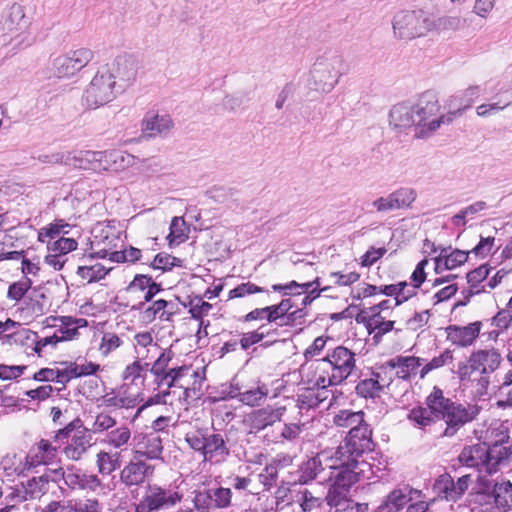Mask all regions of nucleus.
<instances>
[{
    "label": "nucleus",
    "instance_id": "56",
    "mask_svg": "<svg viewBox=\"0 0 512 512\" xmlns=\"http://www.w3.org/2000/svg\"><path fill=\"white\" fill-rule=\"evenodd\" d=\"M490 270L491 268L487 265H481L467 274V282L469 284L471 294H478L481 291H486V284L481 287L479 285L483 281L487 280Z\"/></svg>",
    "mask_w": 512,
    "mask_h": 512
},
{
    "label": "nucleus",
    "instance_id": "27",
    "mask_svg": "<svg viewBox=\"0 0 512 512\" xmlns=\"http://www.w3.org/2000/svg\"><path fill=\"white\" fill-rule=\"evenodd\" d=\"M47 310V297L39 290L30 291L18 309L20 317L28 322L44 315Z\"/></svg>",
    "mask_w": 512,
    "mask_h": 512
},
{
    "label": "nucleus",
    "instance_id": "44",
    "mask_svg": "<svg viewBox=\"0 0 512 512\" xmlns=\"http://www.w3.org/2000/svg\"><path fill=\"white\" fill-rule=\"evenodd\" d=\"M132 439V433L129 427L122 425L119 426L106 434L104 443L111 446L114 449L124 451L127 449Z\"/></svg>",
    "mask_w": 512,
    "mask_h": 512
},
{
    "label": "nucleus",
    "instance_id": "21",
    "mask_svg": "<svg viewBox=\"0 0 512 512\" xmlns=\"http://www.w3.org/2000/svg\"><path fill=\"white\" fill-rule=\"evenodd\" d=\"M483 322L475 321L466 326L449 325L446 327L447 340L458 347H468L478 338Z\"/></svg>",
    "mask_w": 512,
    "mask_h": 512
},
{
    "label": "nucleus",
    "instance_id": "54",
    "mask_svg": "<svg viewBox=\"0 0 512 512\" xmlns=\"http://www.w3.org/2000/svg\"><path fill=\"white\" fill-rule=\"evenodd\" d=\"M362 411L341 410L334 416V424L342 428H357L364 422Z\"/></svg>",
    "mask_w": 512,
    "mask_h": 512
},
{
    "label": "nucleus",
    "instance_id": "62",
    "mask_svg": "<svg viewBox=\"0 0 512 512\" xmlns=\"http://www.w3.org/2000/svg\"><path fill=\"white\" fill-rule=\"evenodd\" d=\"M232 492L229 488H212L207 491L209 505L215 508H226L231 504Z\"/></svg>",
    "mask_w": 512,
    "mask_h": 512
},
{
    "label": "nucleus",
    "instance_id": "39",
    "mask_svg": "<svg viewBox=\"0 0 512 512\" xmlns=\"http://www.w3.org/2000/svg\"><path fill=\"white\" fill-rule=\"evenodd\" d=\"M482 89L478 85H472L451 97L449 105L454 107L456 117L470 108L473 102L481 95Z\"/></svg>",
    "mask_w": 512,
    "mask_h": 512
},
{
    "label": "nucleus",
    "instance_id": "11",
    "mask_svg": "<svg viewBox=\"0 0 512 512\" xmlns=\"http://www.w3.org/2000/svg\"><path fill=\"white\" fill-rule=\"evenodd\" d=\"M116 76L109 68L96 72L83 94V101L89 108H98L116 98Z\"/></svg>",
    "mask_w": 512,
    "mask_h": 512
},
{
    "label": "nucleus",
    "instance_id": "26",
    "mask_svg": "<svg viewBox=\"0 0 512 512\" xmlns=\"http://www.w3.org/2000/svg\"><path fill=\"white\" fill-rule=\"evenodd\" d=\"M291 503L301 512H319L324 504V492L316 487H300L293 491Z\"/></svg>",
    "mask_w": 512,
    "mask_h": 512
},
{
    "label": "nucleus",
    "instance_id": "28",
    "mask_svg": "<svg viewBox=\"0 0 512 512\" xmlns=\"http://www.w3.org/2000/svg\"><path fill=\"white\" fill-rule=\"evenodd\" d=\"M99 169L102 171H122L134 164L135 158L133 155L122 151H99Z\"/></svg>",
    "mask_w": 512,
    "mask_h": 512
},
{
    "label": "nucleus",
    "instance_id": "61",
    "mask_svg": "<svg viewBox=\"0 0 512 512\" xmlns=\"http://www.w3.org/2000/svg\"><path fill=\"white\" fill-rule=\"evenodd\" d=\"M49 482V478L45 475L32 477L22 483L27 490V495L29 500L37 499L41 497L47 491V485Z\"/></svg>",
    "mask_w": 512,
    "mask_h": 512
},
{
    "label": "nucleus",
    "instance_id": "29",
    "mask_svg": "<svg viewBox=\"0 0 512 512\" xmlns=\"http://www.w3.org/2000/svg\"><path fill=\"white\" fill-rule=\"evenodd\" d=\"M341 461H338V465L333 470H337L338 472L335 474L334 486L339 488H344L349 490V488L356 483L360 475L364 472L363 466H367L365 462H359L358 465L354 466L349 463L340 464Z\"/></svg>",
    "mask_w": 512,
    "mask_h": 512
},
{
    "label": "nucleus",
    "instance_id": "4",
    "mask_svg": "<svg viewBox=\"0 0 512 512\" xmlns=\"http://www.w3.org/2000/svg\"><path fill=\"white\" fill-rule=\"evenodd\" d=\"M174 352L170 348L162 349L156 360L153 362L150 372L155 377L158 387L178 388L179 400L190 403L200 397L202 379L195 380L192 387L185 386L183 379L191 372L189 366L169 367L174 358Z\"/></svg>",
    "mask_w": 512,
    "mask_h": 512
},
{
    "label": "nucleus",
    "instance_id": "45",
    "mask_svg": "<svg viewBox=\"0 0 512 512\" xmlns=\"http://www.w3.org/2000/svg\"><path fill=\"white\" fill-rule=\"evenodd\" d=\"M269 394V389L266 384L258 382L255 386H251L242 390L240 401L247 406H259L265 401Z\"/></svg>",
    "mask_w": 512,
    "mask_h": 512
},
{
    "label": "nucleus",
    "instance_id": "5",
    "mask_svg": "<svg viewBox=\"0 0 512 512\" xmlns=\"http://www.w3.org/2000/svg\"><path fill=\"white\" fill-rule=\"evenodd\" d=\"M508 438L506 433H501L500 439L491 445L481 443L465 447L459 455V461L467 467L491 475L497 472L499 465L511 454L510 448L504 445Z\"/></svg>",
    "mask_w": 512,
    "mask_h": 512
},
{
    "label": "nucleus",
    "instance_id": "22",
    "mask_svg": "<svg viewBox=\"0 0 512 512\" xmlns=\"http://www.w3.org/2000/svg\"><path fill=\"white\" fill-rule=\"evenodd\" d=\"M154 473V466L141 458H132L121 470L120 479L127 486H138Z\"/></svg>",
    "mask_w": 512,
    "mask_h": 512
},
{
    "label": "nucleus",
    "instance_id": "30",
    "mask_svg": "<svg viewBox=\"0 0 512 512\" xmlns=\"http://www.w3.org/2000/svg\"><path fill=\"white\" fill-rule=\"evenodd\" d=\"M127 291L129 293L144 292L143 301L137 307L141 309L145 303L151 302L154 296L161 291V286L152 277L138 274L127 287Z\"/></svg>",
    "mask_w": 512,
    "mask_h": 512
},
{
    "label": "nucleus",
    "instance_id": "8",
    "mask_svg": "<svg viewBox=\"0 0 512 512\" xmlns=\"http://www.w3.org/2000/svg\"><path fill=\"white\" fill-rule=\"evenodd\" d=\"M392 26L396 38L410 40L426 35L435 27V21L424 10H403L394 15Z\"/></svg>",
    "mask_w": 512,
    "mask_h": 512
},
{
    "label": "nucleus",
    "instance_id": "50",
    "mask_svg": "<svg viewBox=\"0 0 512 512\" xmlns=\"http://www.w3.org/2000/svg\"><path fill=\"white\" fill-rule=\"evenodd\" d=\"M69 227L70 225L64 220H55L39 230L38 240L48 244V241H54L56 238L62 237L61 235L67 234Z\"/></svg>",
    "mask_w": 512,
    "mask_h": 512
},
{
    "label": "nucleus",
    "instance_id": "55",
    "mask_svg": "<svg viewBox=\"0 0 512 512\" xmlns=\"http://www.w3.org/2000/svg\"><path fill=\"white\" fill-rule=\"evenodd\" d=\"M434 494L447 501H456L453 489V478L448 474L444 473L440 475L433 484Z\"/></svg>",
    "mask_w": 512,
    "mask_h": 512
},
{
    "label": "nucleus",
    "instance_id": "12",
    "mask_svg": "<svg viewBox=\"0 0 512 512\" xmlns=\"http://www.w3.org/2000/svg\"><path fill=\"white\" fill-rule=\"evenodd\" d=\"M372 431L365 421L360 424L357 428L350 429L346 442L344 445L339 446L335 452L338 455V459L349 463L354 466L358 465V458L365 452L372 450Z\"/></svg>",
    "mask_w": 512,
    "mask_h": 512
},
{
    "label": "nucleus",
    "instance_id": "47",
    "mask_svg": "<svg viewBox=\"0 0 512 512\" xmlns=\"http://www.w3.org/2000/svg\"><path fill=\"white\" fill-rule=\"evenodd\" d=\"M493 495L495 505L501 512L512 509V484L509 481L496 483Z\"/></svg>",
    "mask_w": 512,
    "mask_h": 512
},
{
    "label": "nucleus",
    "instance_id": "63",
    "mask_svg": "<svg viewBox=\"0 0 512 512\" xmlns=\"http://www.w3.org/2000/svg\"><path fill=\"white\" fill-rule=\"evenodd\" d=\"M491 325L495 326L498 331H491L489 333V339H496L500 332L508 329L512 323V312L509 308L500 310L494 317L491 318Z\"/></svg>",
    "mask_w": 512,
    "mask_h": 512
},
{
    "label": "nucleus",
    "instance_id": "59",
    "mask_svg": "<svg viewBox=\"0 0 512 512\" xmlns=\"http://www.w3.org/2000/svg\"><path fill=\"white\" fill-rule=\"evenodd\" d=\"M188 238V228L183 218L174 217L170 224L167 240L170 246L179 245Z\"/></svg>",
    "mask_w": 512,
    "mask_h": 512
},
{
    "label": "nucleus",
    "instance_id": "53",
    "mask_svg": "<svg viewBox=\"0 0 512 512\" xmlns=\"http://www.w3.org/2000/svg\"><path fill=\"white\" fill-rule=\"evenodd\" d=\"M111 268H106L101 263L79 266L77 275L87 283L97 282L105 278Z\"/></svg>",
    "mask_w": 512,
    "mask_h": 512
},
{
    "label": "nucleus",
    "instance_id": "32",
    "mask_svg": "<svg viewBox=\"0 0 512 512\" xmlns=\"http://www.w3.org/2000/svg\"><path fill=\"white\" fill-rule=\"evenodd\" d=\"M30 469L26 456L23 458L17 454H6L0 462V478L6 477L7 480H11Z\"/></svg>",
    "mask_w": 512,
    "mask_h": 512
},
{
    "label": "nucleus",
    "instance_id": "31",
    "mask_svg": "<svg viewBox=\"0 0 512 512\" xmlns=\"http://www.w3.org/2000/svg\"><path fill=\"white\" fill-rule=\"evenodd\" d=\"M422 365V359L415 356H398L388 361L390 371L403 380H408L417 374Z\"/></svg>",
    "mask_w": 512,
    "mask_h": 512
},
{
    "label": "nucleus",
    "instance_id": "9",
    "mask_svg": "<svg viewBox=\"0 0 512 512\" xmlns=\"http://www.w3.org/2000/svg\"><path fill=\"white\" fill-rule=\"evenodd\" d=\"M342 58L334 52L318 56L311 68L312 88L320 93H330L341 77Z\"/></svg>",
    "mask_w": 512,
    "mask_h": 512
},
{
    "label": "nucleus",
    "instance_id": "23",
    "mask_svg": "<svg viewBox=\"0 0 512 512\" xmlns=\"http://www.w3.org/2000/svg\"><path fill=\"white\" fill-rule=\"evenodd\" d=\"M102 401L107 407L130 409L134 408L139 403V392L130 384L124 383L117 389L106 393Z\"/></svg>",
    "mask_w": 512,
    "mask_h": 512
},
{
    "label": "nucleus",
    "instance_id": "48",
    "mask_svg": "<svg viewBox=\"0 0 512 512\" xmlns=\"http://www.w3.org/2000/svg\"><path fill=\"white\" fill-rule=\"evenodd\" d=\"M169 305L170 303L163 299L152 302L143 310V319L147 322H152L156 318H159L162 321H170L174 313L167 310Z\"/></svg>",
    "mask_w": 512,
    "mask_h": 512
},
{
    "label": "nucleus",
    "instance_id": "57",
    "mask_svg": "<svg viewBox=\"0 0 512 512\" xmlns=\"http://www.w3.org/2000/svg\"><path fill=\"white\" fill-rule=\"evenodd\" d=\"M89 447V441L84 435L73 436L64 448V454L68 459L79 460Z\"/></svg>",
    "mask_w": 512,
    "mask_h": 512
},
{
    "label": "nucleus",
    "instance_id": "15",
    "mask_svg": "<svg viewBox=\"0 0 512 512\" xmlns=\"http://www.w3.org/2000/svg\"><path fill=\"white\" fill-rule=\"evenodd\" d=\"M53 473L63 478L65 484L72 490L97 492L105 489V485L97 475L86 473L74 466L68 467L65 471L59 468L54 470Z\"/></svg>",
    "mask_w": 512,
    "mask_h": 512
},
{
    "label": "nucleus",
    "instance_id": "20",
    "mask_svg": "<svg viewBox=\"0 0 512 512\" xmlns=\"http://www.w3.org/2000/svg\"><path fill=\"white\" fill-rule=\"evenodd\" d=\"M120 238L118 233L109 226H98L93 230V239L91 241L92 247L96 249L98 257H108L111 261V253H115L114 250Z\"/></svg>",
    "mask_w": 512,
    "mask_h": 512
},
{
    "label": "nucleus",
    "instance_id": "17",
    "mask_svg": "<svg viewBox=\"0 0 512 512\" xmlns=\"http://www.w3.org/2000/svg\"><path fill=\"white\" fill-rule=\"evenodd\" d=\"M338 455L332 451H321L315 457L305 461L300 468L299 483L307 484L314 480L325 468H334L338 465Z\"/></svg>",
    "mask_w": 512,
    "mask_h": 512
},
{
    "label": "nucleus",
    "instance_id": "34",
    "mask_svg": "<svg viewBox=\"0 0 512 512\" xmlns=\"http://www.w3.org/2000/svg\"><path fill=\"white\" fill-rule=\"evenodd\" d=\"M467 259L466 251L455 249L448 253V250L444 248L435 258V272L440 274L447 270H453L463 265Z\"/></svg>",
    "mask_w": 512,
    "mask_h": 512
},
{
    "label": "nucleus",
    "instance_id": "16",
    "mask_svg": "<svg viewBox=\"0 0 512 512\" xmlns=\"http://www.w3.org/2000/svg\"><path fill=\"white\" fill-rule=\"evenodd\" d=\"M417 198L413 188L401 187L386 196H381L372 202L378 213L410 208Z\"/></svg>",
    "mask_w": 512,
    "mask_h": 512
},
{
    "label": "nucleus",
    "instance_id": "7",
    "mask_svg": "<svg viewBox=\"0 0 512 512\" xmlns=\"http://www.w3.org/2000/svg\"><path fill=\"white\" fill-rule=\"evenodd\" d=\"M502 362L500 352L495 348L479 349L473 351L467 361L460 362L457 367V375L461 381L471 380L474 372L480 373L479 384L486 389L489 384L488 377L495 372Z\"/></svg>",
    "mask_w": 512,
    "mask_h": 512
},
{
    "label": "nucleus",
    "instance_id": "42",
    "mask_svg": "<svg viewBox=\"0 0 512 512\" xmlns=\"http://www.w3.org/2000/svg\"><path fill=\"white\" fill-rule=\"evenodd\" d=\"M349 490L339 488L332 485L328 493L324 494V502L331 507H335L336 511L349 510L353 512V502L347 498Z\"/></svg>",
    "mask_w": 512,
    "mask_h": 512
},
{
    "label": "nucleus",
    "instance_id": "51",
    "mask_svg": "<svg viewBox=\"0 0 512 512\" xmlns=\"http://www.w3.org/2000/svg\"><path fill=\"white\" fill-rule=\"evenodd\" d=\"M407 282H399L391 285H384L378 287V294L393 296L395 298V305H400L407 301L414 295V288L409 289L407 293L404 290L407 288Z\"/></svg>",
    "mask_w": 512,
    "mask_h": 512
},
{
    "label": "nucleus",
    "instance_id": "6",
    "mask_svg": "<svg viewBox=\"0 0 512 512\" xmlns=\"http://www.w3.org/2000/svg\"><path fill=\"white\" fill-rule=\"evenodd\" d=\"M185 441L191 449L203 456V463L221 464L230 454V449L220 433H208L207 430L198 429L186 433Z\"/></svg>",
    "mask_w": 512,
    "mask_h": 512
},
{
    "label": "nucleus",
    "instance_id": "18",
    "mask_svg": "<svg viewBox=\"0 0 512 512\" xmlns=\"http://www.w3.org/2000/svg\"><path fill=\"white\" fill-rule=\"evenodd\" d=\"M132 440V455L134 458L161 459L163 452L162 439L156 432L139 433Z\"/></svg>",
    "mask_w": 512,
    "mask_h": 512
},
{
    "label": "nucleus",
    "instance_id": "13",
    "mask_svg": "<svg viewBox=\"0 0 512 512\" xmlns=\"http://www.w3.org/2000/svg\"><path fill=\"white\" fill-rule=\"evenodd\" d=\"M93 59V52L88 48L70 50L54 57L50 71L58 79H71L76 76Z\"/></svg>",
    "mask_w": 512,
    "mask_h": 512
},
{
    "label": "nucleus",
    "instance_id": "64",
    "mask_svg": "<svg viewBox=\"0 0 512 512\" xmlns=\"http://www.w3.org/2000/svg\"><path fill=\"white\" fill-rule=\"evenodd\" d=\"M78 247V243L73 238L67 237H59L54 241H48L47 250L52 251L54 253L60 254L63 257H67V255L76 250Z\"/></svg>",
    "mask_w": 512,
    "mask_h": 512
},
{
    "label": "nucleus",
    "instance_id": "46",
    "mask_svg": "<svg viewBox=\"0 0 512 512\" xmlns=\"http://www.w3.org/2000/svg\"><path fill=\"white\" fill-rule=\"evenodd\" d=\"M60 328L57 333L63 341H68L76 338L79 334L78 329L86 327L88 322L84 318H73L69 316H63L59 318Z\"/></svg>",
    "mask_w": 512,
    "mask_h": 512
},
{
    "label": "nucleus",
    "instance_id": "19",
    "mask_svg": "<svg viewBox=\"0 0 512 512\" xmlns=\"http://www.w3.org/2000/svg\"><path fill=\"white\" fill-rule=\"evenodd\" d=\"M376 308H364L360 310L356 317L358 323L365 325L368 333L373 334V338L378 341L384 334L394 328V321L387 320L386 314L376 313Z\"/></svg>",
    "mask_w": 512,
    "mask_h": 512
},
{
    "label": "nucleus",
    "instance_id": "35",
    "mask_svg": "<svg viewBox=\"0 0 512 512\" xmlns=\"http://www.w3.org/2000/svg\"><path fill=\"white\" fill-rule=\"evenodd\" d=\"M99 157H101L99 151H69V157H67L69 159L67 160V166L100 172Z\"/></svg>",
    "mask_w": 512,
    "mask_h": 512
},
{
    "label": "nucleus",
    "instance_id": "10",
    "mask_svg": "<svg viewBox=\"0 0 512 512\" xmlns=\"http://www.w3.org/2000/svg\"><path fill=\"white\" fill-rule=\"evenodd\" d=\"M182 499L177 487L148 484L135 512H160L173 508Z\"/></svg>",
    "mask_w": 512,
    "mask_h": 512
},
{
    "label": "nucleus",
    "instance_id": "52",
    "mask_svg": "<svg viewBox=\"0 0 512 512\" xmlns=\"http://www.w3.org/2000/svg\"><path fill=\"white\" fill-rule=\"evenodd\" d=\"M493 99L494 101L492 102L482 103L476 107V114L479 117L487 118L495 115L509 107L512 103V101L505 96H496Z\"/></svg>",
    "mask_w": 512,
    "mask_h": 512
},
{
    "label": "nucleus",
    "instance_id": "24",
    "mask_svg": "<svg viewBox=\"0 0 512 512\" xmlns=\"http://www.w3.org/2000/svg\"><path fill=\"white\" fill-rule=\"evenodd\" d=\"M294 307L291 298H283L276 304L277 317L275 324L280 327H298L306 322L307 311L304 308Z\"/></svg>",
    "mask_w": 512,
    "mask_h": 512
},
{
    "label": "nucleus",
    "instance_id": "38",
    "mask_svg": "<svg viewBox=\"0 0 512 512\" xmlns=\"http://www.w3.org/2000/svg\"><path fill=\"white\" fill-rule=\"evenodd\" d=\"M30 24L26 17L24 8L19 4H13L4 21V28L12 33L22 34L26 32Z\"/></svg>",
    "mask_w": 512,
    "mask_h": 512
},
{
    "label": "nucleus",
    "instance_id": "40",
    "mask_svg": "<svg viewBox=\"0 0 512 512\" xmlns=\"http://www.w3.org/2000/svg\"><path fill=\"white\" fill-rule=\"evenodd\" d=\"M411 500L407 488L394 489L378 506V512H397Z\"/></svg>",
    "mask_w": 512,
    "mask_h": 512
},
{
    "label": "nucleus",
    "instance_id": "60",
    "mask_svg": "<svg viewBox=\"0 0 512 512\" xmlns=\"http://www.w3.org/2000/svg\"><path fill=\"white\" fill-rule=\"evenodd\" d=\"M149 366V363H141V359L138 358L124 369L122 373L123 380L130 384H136L138 380L141 382L144 381L145 372L147 370V367Z\"/></svg>",
    "mask_w": 512,
    "mask_h": 512
},
{
    "label": "nucleus",
    "instance_id": "25",
    "mask_svg": "<svg viewBox=\"0 0 512 512\" xmlns=\"http://www.w3.org/2000/svg\"><path fill=\"white\" fill-rule=\"evenodd\" d=\"M286 411L284 406H266L254 410L247 416L251 431H260L280 421Z\"/></svg>",
    "mask_w": 512,
    "mask_h": 512
},
{
    "label": "nucleus",
    "instance_id": "58",
    "mask_svg": "<svg viewBox=\"0 0 512 512\" xmlns=\"http://www.w3.org/2000/svg\"><path fill=\"white\" fill-rule=\"evenodd\" d=\"M33 281L31 278H21L8 287L7 298L15 302H23L30 293Z\"/></svg>",
    "mask_w": 512,
    "mask_h": 512
},
{
    "label": "nucleus",
    "instance_id": "1",
    "mask_svg": "<svg viewBox=\"0 0 512 512\" xmlns=\"http://www.w3.org/2000/svg\"><path fill=\"white\" fill-rule=\"evenodd\" d=\"M437 94L426 91L415 104L399 103L389 114L390 125L399 131H412L416 138H428L443 124H450L456 112L441 113Z\"/></svg>",
    "mask_w": 512,
    "mask_h": 512
},
{
    "label": "nucleus",
    "instance_id": "14",
    "mask_svg": "<svg viewBox=\"0 0 512 512\" xmlns=\"http://www.w3.org/2000/svg\"><path fill=\"white\" fill-rule=\"evenodd\" d=\"M68 432L65 430H59L57 434L53 436L52 440L41 439L39 442L34 444L28 454L26 455L30 468H36L41 465H50L57 459L58 450L61 447L63 440H67Z\"/></svg>",
    "mask_w": 512,
    "mask_h": 512
},
{
    "label": "nucleus",
    "instance_id": "2",
    "mask_svg": "<svg viewBox=\"0 0 512 512\" xmlns=\"http://www.w3.org/2000/svg\"><path fill=\"white\" fill-rule=\"evenodd\" d=\"M355 353L344 346L330 349L327 354L300 369L302 381L320 388L336 386L345 381L356 368Z\"/></svg>",
    "mask_w": 512,
    "mask_h": 512
},
{
    "label": "nucleus",
    "instance_id": "33",
    "mask_svg": "<svg viewBox=\"0 0 512 512\" xmlns=\"http://www.w3.org/2000/svg\"><path fill=\"white\" fill-rule=\"evenodd\" d=\"M23 251H5L0 248V260H16L21 258L22 278L37 277L41 270V260L38 256L27 258L22 255Z\"/></svg>",
    "mask_w": 512,
    "mask_h": 512
},
{
    "label": "nucleus",
    "instance_id": "41",
    "mask_svg": "<svg viewBox=\"0 0 512 512\" xmlns=\"http://www.w3.org/2000/svg\"><path fill=\"white\" fill-rule=\"evenodd\" d=\"M134 349L138 358L147 359L150 354L154 356L160 350V347L154 342L150 332L143 331L134 335Z\"/></svg>",
    "mask_w": 512,
    "mask_h": 512
},
{
    "label": "nucleus",
    "instance_id": "3",
    "mask_svg": "<svg viewBox=\"0 0 512 512\" xmlns=\"http://www.w3.org/2000/svg\"><path fill=\"white\" fill-rule=\"evenodd\" d=\"M426 404L434 417L442 419L446 428L443 436H454L463 426L472 422L480 413V407L476 404H461L446 398L443 391L434 387L426 399Z\"/></svg>",
    "mask_w": 512,
    "mask_h": 512
},
{
    "label": "nucleus",
    "instance_id": "49",
    "mask_svg": "<svg viewBox=\"0 0 512 512\" xmlns=\"http://www.w3.org/2000/svg\"><path fill=\"white\" fill-rule=\"evenodd\" d=\"M96 466L102 475H110L120 467V453L101 450L96 455Z\"/></svg>",
    "mask_w": 512,
    "mask_h": 512
},
{
    "label": "nucleus",
    "instance_id": "43",
    "mask_svg": "<svg viewBox=\"0 0 512 512\" xmlns=\"http://www.w3.org/2000/svg\"><path fill=\"white\" fill-rule=\"evenodd\" d=\"M485 201H476L464 208L451 217V224L457 228H464L466 223L475 219L476 215L487 209Z\"/></svg>",
    "mask_w": 512,
    "mask_h": 512
},
{
    "label": "nucleus",
    "instance_id": "36",
    "mask_svg": "<svg viewBox=\"0 0 512 512\" xmlns=\"http://www.w3.org/2000/svg\"><path fill=\"white\" fill-rule=\"evenodd\" d=\"M172 125L170 116L148 112L143 119L142 129L147 135L156 136L168 132Z\"/></svg>",
    "mask_w": 512,
    "mask_h": 512
},
{
    "label": "nucleus",
    "instance_id": "37",
    "mask_svg": "<svg viewBox=\"0 0 512 512\" xmlns=\"http://www.w3.org/2000/svg\"><path fill=\"white\" fill-rule=\"evenodd\" d=\"M328 393L327 388L310 385L309 388L298 394L297 405L301 410L316 408L327 399Z\"/></svg>",
    "mask_w": 512,
    "mask_h": 512
}]
</instances>
